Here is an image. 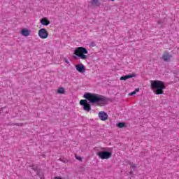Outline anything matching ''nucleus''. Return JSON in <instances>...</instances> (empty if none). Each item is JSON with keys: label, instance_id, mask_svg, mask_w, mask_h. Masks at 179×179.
Here are the masks:
<instances>
[{"label": "nucleus", "instance_id": "1", "mask_svg": "<svg viewBox=\"0 0 179 179\" xmlns=\"http://www.w3.org/2000/svg\"><path fill=\"white\" fill-rule=\"evenodd\" d=\"M84 97L90 101V103L97 106H104L107 103V98L100 94L87 93L84 95Z\"/></svg>", "mask_w": 179, "mask_h": 179}, {"label": "nucleus", "instance_id": "2", "mask_svg": "<svg viewBox=\"0 0 179 179\" xmlns=\"http://www.w3.org/2000/svg\"><path fill=\"white\" fill-rule=\"evenodd\" d=\"M151 89L155 94H163L166 85L163 81L160 80H151Z\"/></svg>", "mask_w": 179, "mask_h": 179}, {"label": "nucleus", "instance_id": "3", "mask_svg": "<svg viewBox=\"0 0 179 179\" xmlns=\"http://www.w3.org/2000/svg\"><path fill=\"white\" fill-rule=\"evenodd\" d=\"M87 54H89V52L86 48L83 47H78L74 50V55L84 61H86V59H87L89 57L87 56Z\"/></svg>", "mask_w": 179, "mask_h": 179}, {"label": "nucleus", "instance_id": "4", "mask_svg": "<svg viewBox=\"0 0 179 179\" xmlns=\"http://www.w3.org/2000/svg\"><path fill=\"white\" fill-rule=\"evenodd\" d=\"M38 36L42 40H45V38H48V31L45 28H41L38 31Z\"/></svg>", "mask_w": 179, "mask_h": 179}, {"label": "nucleus", "instance_id": "5", "mask_svg": "<svg viewBox=\"0 0 179 179\" xmlns=\"http://www.w3.org/2000/svg\"><path fill=\"white\" fill-rule=\"evenodd\" d=\"M97 156H99L102 160H104L111 157V152L107 151H101L97 153Z\"/></svg>", "mask_w": 179, "mask_h": 179}, {"label": "nucleus", "instance_id": "6", "mask_svg": "<svg viewBox=\"0 0 179 179\" xmlns=\"http://www.w3.org/2000/svg\"><path fill=\"white\" fill-rule=\"evenodd\" d=\"M80 106H83V109L85 111H90L92 110V107H90V104L87 103V100L82 99L80 101Z\"/></svg>", "mask_w": 179, "mask_h": 179}, {"label": "nucleus", "instance_id": "7", "mask_svg": "<svg viewBox=\"0 0 179 179\" xmlns=\"http://www.w3.org/2000/svg\"><path fill=\"white\" fill-rule=\"evenodd\" d=\"M99 117L101 121H106L108 120V115L104 111H101L99 113Z\"/></svg>", "mask_w": 179, "mask_h": 179}, {"label": "nucleus", "instance_id": "8", "mask_svg": "<svg viewBox=\"0 0 179 179\" xmlns=\"http://www.w3.org/2000/svg\"><path fill=\"white\" fill-rule=\"evenodd\" d=\"M76 69L80 73H83L86 72V69H85V66L82 64L76 65Z\"/></svg>", "mask_w": 179, "mask_h": 179}, {"label": "nucleus", "instance_id": "9", "mask_svg": "<svg viewBox=\"0 0 179 179\" xmlns=\"http://www.w3.org/2000/svg\"><path fill=\"white\" fill-rule=\"evenodd\" d=\"M171 58H173V55H170L168 52L164 53V55L162 56V59H164V61L165 62H170Z\"/></svg>", "mask_w": 179, "mask_h": 179}, {"label": "nucleus", "instance_id": "10", "mask_svg": "<svg viewBox=\"0 0 179 179\" xmlns=\"http://www.w3.org/2000/svg\"><path fill=\"white\" fill-rule=\"evenodd\" d=\"M41 24L43 25V26H48V24H50V20H48V19L47 17H43L42 18L41 20Z\"/></svg>", "mask_w": 179, "mask_h": 179}, {"label": "nucleus", "instance_id": "11", "mask_svg": "<svg viewBox=\"0 0 179 179\" xmlns=\"http://www.w3.org/2000/svg\"><path fill=\"white\" fill-rule=\"evenodd\" d=\"M21 34L24 37H29V36H30V30H28L27 29H22L21 30Z\"/></svg>", "mask_w": 179, "mask_h": 179}, {"label": "nucleus", "instance_id": "12", "mask_svg": "<svg viewBox=\"0 0 179 179\" xmlns=\"http://www.w3.org/2000/svg\"><path fill=\"white\" fill-rule=\"evenodd\" d=\"M132 78H135V74H129L123 76L120 78V80H127V79H131Z\"/></svg>", "mask_w": 179, "mask_h": 179}, {"label": "nucleus", "instance_id": "13", "mask_svg": "<svg viewBox=\"0 0 179 179\" xmlns=\"http://www.w3.org/2000/svg\"><path fill=\"white\" fill-rule=\"evenodd\" d=\"M90 3L93 6H100V2L99 1V0H92Z\"/></svg>", "mask_w": 179, "mask_h": 179}, {"label": "nucleus", "instance_id": "14", "mask_svg": "<svg viewBox=\"0 0 179 179\" xmlns=\"http://www.w3.org/2000/svg\"><path fill=\"white\" fill-rule=\"evenodd\" d=\"M58 94H65V88L59 87L57 90Z\"/></svg>", "mask_w": 179, "mask_h": 179}, {"label": "nucleus", "instance_id": "15", "mask_svg": "<svg viewBox=\"0 0 179 179\" xmlns=\"http://www.w3.org/2000/svg\"><path fill=\"white\" fill-rule=\"evenodd\" d=\"M138 92H139V88L136 89V90L129 94V96H134V94H136Z\"/></svg>", "mask_w": 179, "mask_h": 179}, {"label": "nucleus", "instance_id": "16", "mask_svg": "<svg viewBox=\"0 0 179 179\" xmlns=\"http://www.w3.org/2000/svg\"><path fill=\"white\" fill-rule=\"evenodd\" d=\"M117 127H118V128H124V127H125V123L120 122L117 124Z\"/></svg>", "mask_w": 179, "mask_h": 179}, {"label": "nucleus", "instance_id": "17", "mask_svg": "<svg viewBox=\"0 0 179 179\" xmlns=\"http://www.w3.org/2000/svg\"><path fill=\"white\" fill-rule=\"evenodd\" d=\"M130 167H131V169H136V165L131 164Z\"/></svg>", "mask_w": 179, "mask_h": 179}, {"label": "nucleus", "instance_id": "18", "mask_svg": "<svg viewBox=\"0 0 179 179\" xmlns=\"http://www.w3.org/2000/svg\"><path fill=\"white\" fill-rule=\"evenodd\" d=\"M55 179H65V178L62 177H55Z\"/></svg>", "mask_w": 179, "mask_h": 179}, {"label": "nucleus", "instance_id": "19", "mask_svg": "<svg viewBox=\"0 0 179 179\" xmlns=\"http://www.w3.org/2000/svg\"><path fill=\"white\" fill-rule=\"evenodd\" d=\"M64 61H65L66 64H69V61H68V59H64Z\"/></svg>", "mask_w": 179, "mask_h": 179}, {"label": "nucleus", "instance_id": "20", "mask_svg": "<svg viewBox=\"0 0 179 179\" xmlns=\"http://www.w3.org/2000/svg\"><path fill=\"white\" fill-rule=\"evenodd\" d=\"M76 159H77L78 160H80V157H76Z\"/></svg>", "mask_w": 179, "mask_h": 179}, {"label": "nucleus", "instance_id": "21", "mask_svg": "<svg viewBox=\"0 0 179 179\" xmlns=\"http://www.w3.org/2000/svg\"><path fill=\"white\" fill-rule=\"evenodd\" d=\"M111 1H115V0H111Z\"/></svg>", "mask_w": 179, "mask_h": 179}]
</instances>
